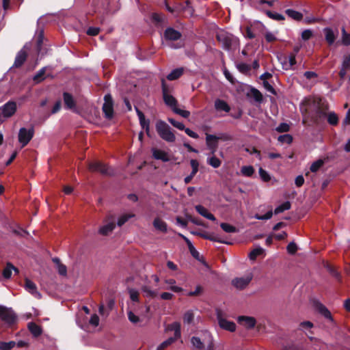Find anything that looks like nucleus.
Returning <instances> with one entry per match:
<instances>
[{
	"label": "nucleus",
	"instance_id": "nucleus-39",
	"mask_svg": "<svg viewBox=\"0 0 350 350\" xmlns=\"http://www.w3.org/2000/svg\"><path fill=\"white\" fill-rule=\"evenodd\" d=\"M323 164L324 161L323 159H319L312 163L310 170L312 172H316L323 165Z\"/></svg>",
	"mask_w": 350,
	"mask_h": 350
},
{
	"label": "nucleus",
	"instance_id": "nucleus-21",
	"mask_svg": "<svg viewBox=\"0 0 350 350\" xmlns=\"http://www.w3.org/2000/svg\"><path fill=\"white\" fill-rule=\"evenodd\" d=\"M215 109L217 111H224L228 113L230 111V107L228 104L224 100L217 98L215 100Z\"/></svg>",
	"mask_w": 350,
	"mask_h": 350
},
{
	"label": "nucleus",
	"instance_id": "nucleus-7",
	"mask_svg": "<svg viewBox=\"0 0 350 350\" xmlns=\"http://www.w3.org/2000/svg\"><path fill=\"white\" fill-rule=\"evenodd\" d=\"M104 103L103 111L107 119H111L113 116V100L110 94H107L104 97Z\"/></svg>",
	"mask_w": 350,
	"mask_h": 350
},
{
	"label": "nucleus",
	"instance_id": "nucleus-59",
	"mask_svg": "<svg viewBox=\"0 0 350 350\" xmlns=\"http://www.w3.org/2000/svg\"><path fill=\"white\" fill-rule=\"evenodd\" d=\"M57 269L59 275H66L67 269L66 267L62 264H60L57 266Z\"/></svg>",
	"mask_w": 350,
	"mask_h": 350
},
{
	"label": "nucleus",
	"instance_id": "nucleus-46",
	"mask_svg": "<svg viewBox=\"0 0 350 350\" xmlns=\"http://www.w3.org/2000/svg\"><path fill=\"white\" fill-rule=\"evenodd\" d=\"M221 228L223 229L224 231L228 232V233H232L236 232V228L232 225H230L227 223H221L220 224Z\"/></svg>",
	"mask_w": 350,
	"mask_h": 350
},
{
	"label": "nucleus",
	"instance_id": "nucleus-62",
	"mask_svg": "<svg viewBox=\"0 0 350 350\" xmlns=\"http://www.w3.org/2000/svg\"><path fill=\"white\" fill-rule=\"evenodd\" d=\"M342 66L350 69V54L347 55L343 58Z\"/></svg>",
	"mask_w": 350,
	"mask_h": 350
},
{
	"label": "nucleus",
	"instance_id": "nucleus-14",
	"mask_svg": "<svg viewBox=\"0 0 350 350\" xmlns=\"http://www.w3.org/2000/svg\"><path fill=\"white\" fill-rule=\"evenodd\" d=\"M16 318V317L12 310L4 307L3 312L1 314L0 319L6 323L12 324L15 321Z\"/></svg>",
	"mask_w": 350,
	"mask_h": 350
},
{
	"label": "nucleus",
	"instance_id": "nucleus-26",
	"mask_svg": "<svg viewBox=\"0 0 350 350\" xmlns=\"http://www.w3.org/2000/svg\"><path fill=\"white\" fill-rule=\"evenodd\" d=\"M14 271L15 273H18V270L10 262H8L6 267L3 271V275L5 278L8 279L11 277L12 271Z\"/></svg>",
	"mask_w": 350,
	"mask_h": 350
},
{
	"label": "nucleus",
	"instance_id": "nucleus-52",
	"mask_svg": "<svg viewBox=\"0 0 350 350\" xmlns=\"http://www.w3.org/2000/svg\"><path fill=\"white\" fill-rule=\"evenodd\" d=\"M267 15L271 18L276 21H282L284 19V16L279 13H272L271 12H267Z\"/></svg>",
	"mask_w": 350,
	"mask_h": 350
},
{
	"label": "nucleus",
	"instance_id": "nucleus-34",
	"mask_svg": "<svg viewBox=\"0 0 350 350\" xmlns=\"http://www.w3.org/2000/svg\"><path fill=\"white\" fill-rule=\"evenodd\" d=\"M263 252V248H262L261 247H258L250 252V253L249 254V258L251 260H254L258 256L261 255Z\"/></svg>",
	"mask_w": 350,
	"mask_h": 350
},
{
	"label": "nucleus",
	"instance_id": "nucleus-41",
	"mask_svg": "<svg viewBox=\"0 0 350 350\" xmlns=\"http://www.w3.org/2000/svg\"><path fill=\"white\" fill-rule=\"evenodd\" d=\"M128 318L129 320L133 324H139L142 322V319L137 315H135L133 312L129 311L128 312Z\"/></svg>",
	"mask_w": 350,
	"mask_h": 350
},
{
	"label": "nucleus",
	"instance_id": "nucleus-13",
	"mask_svg": "<svg viewBox=\"0 0 350 350\" xmlns=\"http://www.w3.org/2000/svg\"><path fill=\"white\" fill-rule=\"evenodd\" d=\"M219 139V137L213 135L207 134L206 136V146L208 148L211 150L212 154H214L217 149V140Z\"/></svg>",
	"mask_w": 350,
	"mask_h": 350
},
{
	"label": "nucleus",
	"instance_id": "nucleus-6",
	"mask_svg": "<svg viewBox=\"0 0 350 350\" xmlns=\"http://www.w3.org/2000/svg\"><path fill=\"white\" fill-rule=\"evenodd\" d=\"M34 131L33 129H27L21 128L18 132V142L22 147L25 146L33 137Z\"/></svg>",
	"mask_w": 350,
	"mask_h": 350
},
{
	"label": "nucleus",
	"instance_id": "nucleus-57",
	"mask_svg": "<svg viewBox=\"0 0 350 350\" xmlns=\"http://www.w3.org/2000/svg\"><path fill=\"white\" fill-rule=\"evenodd\" d=\"M142 127L145 129L146 134L150 136V126H149V120H146V119L144 121L139 122Z\"/></svg>",
	"mask_w": 350,
	"mask_h": 350
},
{
	"label": "nucleus",
	"instance_id": "nucleus-25",
	"mask_svg": "<svg viewBox=\"0 0 350 350\" xmlns=\"http://www.w3.org/2000/svg\"><path fill=\"white\" fill-rule=\"evenodd\" d=\"M63 98L64 104L67 109H71L75 107V100L70 94L68 92H64L63 94Z\"/></svg>",
	"mask_w": 350,
	"mask_h": 350
},
{
	"label": "nucleus",
	"instance_id": "nucleus-55",
	"mask_svg": "<svg viewBox=\"0 0 350 350\" xmlns=\"http://www.w3.org/2000/svg\"><path fill=\"white\" fill-rule=\"evenodd\" d=\"M203 237L205 239H209V240L213 241H217V242L221 243L229 244L228 242L223 241L221 239H219L217 236H214V235H209V236L203 235Z\"/></svg>",
	"mask_w": 350,
	"mask_h": 350
},
{
	"label": "nucleus",
	"instance_id": "nucleus-38",
	"mask_svg": "<svg viewBox=\"0 0 350 350\" xmlns=\"http://www.w3.org/2000/svg\"><path fill=\"white\" fill-rule=\"evenodd\" d=\"M251 94L255 101L259 103H262L263 97L262 94L258 90L254 88L252 89Z\"/></svg>",
	"mask_w": 350,
	"mask_h": 350
},
{
	"label": "nucleus",
	"instance_id": "nucleus-20",
	"mask_svg": "<svg viewBox=\"0 0 350 350\" xmlns=\"http://www.w3.org/2000/svg\"><path fill=\"white\" fill-rule=\"evenodd\" d=\"M153 226L154 228L163 233H165L167 231V225L165 221H164L163 219H161L159 217L154 218L153 221Z\"/></svg>",
	"mask_w": 350,
	"mask_h": 350
},
{
	"label": "nucleus",
	"instance_id": "nucleus-53",
	"mask_svg": "<svg viewBox=\"0 0 350 350\" xmlns=\"http://www.w3.org/2000/svg\"><path fill=\"white\" fill-rule=\"evenodd\" d=\"M173 111L183 118H188L190 116V112L189 111L180 109L178 107L174 108Z\"/></svg>",
	"mask_w": 350,
	"mask_h": 350
},
{
	"label": "nucleus",
	"instance_id": "nucleus-11",
	"mask_svg": "<svg viewBox=\"0 0 350 350\" xmlns=\"http://www.w3.org/2000/svg\"><path fill=\"white\" fill-rule=\"evenodd\" d=\"M252 279V275L249 274L244 277L236 278L232 281V285L237 289L245 288Z\"/></svg>",
	"mask_w": 350,
	"mask_h": 350
},
{
	"label": "nucleus",
	"instance_id": "nucleus-33",
	"mask_svg": "<svg viewBox=\"0 0 350 350\" xmlns=\"http://www.w3.org/2000/svg\"><path fill=\"white\" fill-rule=\"evenodd\" d=\"M341 42L342 44L345 46H349L350 45V33H347L345 29V27H342L341 29Z\"/></svg>",
	"mask_w": 350,
	"mask_h": 350
},
{
	"label": "nucleus",
	"instance_id": "nucleus-35",
	"mask_svg": "<svg viewBox=\"0 0 350 350\" xmlns=\"http://www.w3.org/2000/svg\"><path fill=\"white\" fill-rule=\"evenodd\" d=\"M291 208V203L287 201L277 206L274 210V213L275 215L281 213L284 211H287Z\"/></svg>",
	"mask_w": 350,
	"mask_h": 350
},
{
	"label": "nucleus",
	"instance_id": "nucleus-51",
	"mask_svg": "<svg viewBox=\"0 0 350 350\" xmlns=\"http://www.w3.org/2000/svg\"><path fill=\"white\" fill-rule=\"evenodd\" d=\"M130 298L133 301H139V292L135 289H129V291Z\"/></svg>",
	"mask_w": 350,
	"mask_h": 350
},
{
	"label": "nucleus",
	"instance_id": "nucleus-40",
	"mask_svg": "<svg viewBox=\"0 0 350 350\" xmlns=\"http://www.w3.org/2000/svg\"><path fill=\"white\" fill-rule=\"evenodd\" d=\"M327 122L332 125H336L338 122V118L334 112H330L327 115Z\"/></svg>",
	"mask_w": 350,
	"mask_h": 350
},
{
	"label": "nucleus",
	"instance_id": "nucleus-64",
	"mask_svg": "<svg viewBox=\"0 0 350 350\" xmlns=\"http://www.w3.org/2000/svg\"><path fill=\"white\" fill-rule=\"evenodd\" d=\"M90 323L95 327L98 325V323H99L98 317L96 314H93L90 319Z\"/></svg>",
	"mask_w": 350,
	"mask_h": 350
},
{
	"label": "nucleus",
	"instance_id": "nucleus-63",
	"mask_svg": "<svg viewBox=\"0 0 350 350\" xmlns=\"http://www.w3.org/2000/svg\"><path fill=\"white\" fill-rule=\"evenodd\" d=\"M174 297V295L171 293L164 292L160 295V297L163 300H171Z\"/></svg>",
	"mask_w": 350,
	"mask_h": 350
},
{
	"label": "nucleus",
	"instance_id": "nucleus-47",
	"mask_svg": "<svg viewBox=\"0 0 350 350\" xmlns=\"http://www.w3.org/2000/svg\"><path fill=\"white\" fill-rule=\"evenodd\" d=\"M278 141L282 143L291 144L293 141V137L288 134H284L278 137Z\"/></svg>",
	"mask_w": 350,
	"mask_h": 350
},
{
	"label": "nucleus",
	"instance_id": "nucleus-49",
	"mask_svg": "<svg viewBox=\"0 0 350 350\" xmlns=\"http://www.w3.org/2000/svg\"><path fill=\"white\" fill-rule=\"evenodd\" d=\"M273 216V212L272 211H269L265 215H256L254 216V218L258 220H267L272 217Z\"/></svg>",
	"mask_w": 350,
	"mask_h": 350
},
{
	"label": "nucleus",
	"instance_id": "nucleus-37",
	"mask_svg": "<svg viewBox=\"0 0 350 350\" xmlns=\"http://www.w3.org/2000/svg\"><path fill=\"white\" fill-rule=\"evenodd\" d=\"M194 319V313L192 310L185 312L183 315V321L185 323L190 324L193 322Z\"/></svg>",
	"mask_w": 350,
	"mask_h": 350
},
{
	"label": "nucleus",
	"instance_id": "nucleus-48",
	"mask_svg": "<svg viewBox=\"0 0 350 350\" xmlns=\"http://www.w3.org/2000/svg\"><path fill=\"white\" fill-rule=\"evenodd\" d=\"M192 345L197 349H202L203 347L202 342L198 337L193 336L191 339Z\"/></svg>",
	"mask_w": 350,
	"mask_h": 350
},
{
	"label": "nucleus",
	"instance_id": "nucleus-45",
	"mask_svg": "<svg viewBox=\"0 0 350 350\" xmlns=\"http://www.w3.org/2000/svg\"><path fill=\"white\" fill-rule=\"evenodd\" d=\"M46 67L40 69L36 75L33 77V80L37 83L42 81L44 79V75L45 73Z\"/></svg>",
	"mask_w": 350,
	"mask_h": 350
},
{
	"label": "nucleus",
	"instance_id": "nucleus-17",
	"mask_svg": "<svg viewBox=\"0 0 350 350\" xmlns=\"http://www.w3.org/2000/svg\"><path fill=\"white\" fill-rule=\"evenodd\" d=\"M323 33L325 35V40L329 45H332L335 42V40L338 36V31H335L329 27H325L323 29Z\"/></svg>",
	"mask_w": 350,
	"mask_h": 350
},
{
	"label": "nucleus",
	"instance_id": "nucleus-43",
	"mask_svg": "<svg viewBox=\"0 0 350 350\" xmlns=\"http://www.w3.org/2000/svg\"><path fill=\"white\" fill-rule=\"evenodd\" d=\"M303 78L308 81H311L317 78V74L312 71H307L304 73Z\"/></svg>",
	"mask_w": 350,
	"mask_h": 350
},
{
	"label": "nucleus",
	"instance_id": "nucleus-27",
	"mask_svg": "<svg viewBox=\"0 0 350 350\" xmlns=\"http://www.w3.org/2000/svg\"><path fill=\"white\" fill-rule=\"evenodd\" d=\"M26 57H27L26 52L24 50H21L18 53V54H17V55L16 57L14 65L16 67L21 66L24 63V62L25 61Z\"/></svg>",
	"mask_w": 350,
	"mask_h": 350
},
{
	"label": "nucleus",
	"instance_id": "nucleus-24",
	"mask_svg": "<svg viewBox=\"0 0 350 350\" xmlns=\"http://www.w3.org/2000/svg\"><path fill=\"white\" fill-rule=\"evenodd\" d=\"M144 295L148 298H154L158 295V291L152 290L149 286L145 284L141 288Z\"/></svg>",
	"mask_w": 350,
	"mask_h": 350
},
{
	"label": "nucleus",
	"instance_id": "nucleus-12",
	"mask_svg": "<svg viewBox=\"0 0 350 350\" xmlns=\"http://www.w3.org/2000/svg\"><path fill=\"white\" fill-rule=\"evenodd\" d=\"M238 323L247 329L254 327L256 323V319L252 317L240 316L237 319Z\"/></svg>",
	"mask_w": 350,
	"mask_h": 350
},
{
	"label": "nucleus",
	"instance_id": "nucleus-22",
	"mask_svg": "<svg viewBox=\"0 0 350 350\" xmlns=\"http://www.w3.org/2000/svg\"><path fill=\"white\" fill-rule=\"evenodd\" d=\"M196 210L200 215L204 217L205 218L210 219L211 221H215L216 219L215 216L211 213H209L208 211L205 207L201 205H197L196 206Z\"/></svg>",
	"mask_w": 350,
	"mask_h": 350
},
{
	"label": "nucleus",
	"instance_id": "nucleus-58",
	"mask_svg": "<svg viewBox=\"0 0 350 350\" xmlns=\"http://www.w3.org/2000/svg\"><path fill=\"white\" fill-rule=\"evenodd\" d=\"M312 36V31L310 29H306L301 33V38L304 40H308Z\"/></svg>",
	"mask_w": 350,
	"mask_h": 350
},
{
	"label": "nucleus",
	"instance_id": "nucleus-32",
	"mask_svg": "<svg viewBox=\"0 0 350 350\" xmlns=\"http://www.w3.org/2000/svg\"><path fill=\"white\" fill-rule=\"evenodd\" d=\"M254 173V168L252 165H244L241 169V174L246 177L252 176Z\"/></svg>",
	"mask_w": 350,
	"mask_h": 350
},
{
	"label": "nucleus",
	"instance_id": "nucleus-2",
	"mask_svg": "<svg viewBox=\"0 0 350 350\" xmlns=\"http://www.w3.org/2000/svg\"><path fill=\"white\" fill-rule=\"evenodd\" d=\"M156 129L159 136L168 142L175 141V135L171 131L169 126L163 121L159 120L156 124Z\"/></svg>",
	"mask_w": 350,
	"mask_h": 350
},
{
	"label": "nucleus",
	"instance_id": "nucleus-36",
	"mask_svg": "<svg viewBox=\"0 0 350 350\" xmlns=\"http://www.w3.org/2000/svg\"><path fill=\"white\" fill-rule=\"evenodd\" d=\"M28 327L34 336H38L41 334L40 327L34 323H29Z\"/></svg>",
	"mask_w": 350,
	"mask_h": 350
},
{
	"label": "nucleus",
	"instance_id": "nucleus-31",
	"mask_svg": "<svg viewBox=\"0 0 350 350\" xmlns=\"http://www.w3.org/2000/svg\"><path fill=\"white\" fill-rule=\"evenodd\" d=\"M206 162L209 165L214 168L219 167L221 164V161H220V159L214 156V154H213V156L210 157H208Z\"/></svg>",
	"mask_w": 350,
	"mask_h": 350
},
{
	"label": "nucleus",
	"instance_id": "nucleus-28",
	"mask_svg": "<svg viewBox=\"0 0 350 350\" xmlns=\"http://www.w3.org/2000/svg\"><path fill=\"white\" fill-rule=\"evenodd\" d=\"M183 73V68H178L173 70L168 75L167 79L170 81L175 80L179 78Z\"/></svg>",
	"mask_w": 350,
	"mask_h": 350
},
{
	"label": "nucleus",
	"instance_id": "nucleus-44",
	"mask_svg": "<svg viewBox=\"0 0 350 350\" xmlns=\"http://www.w3.org/2000/svg\"><path fill=\"white\" fill-rule=\"evenodd\" d=\"M258 172L260 178L263 181L267 182L271 180V176L269 175V174L266 170H263L262 167L259 168Z\"/></svg>",
	"mask_w": 350,
	"mask_h": 350
},
{
	"label": "nucleus",
	"instance_id": "nucleus-50",
	"mask_svg": "<svg viewBox=\"0 0 350 350\" xmlns=\"http://www.w3.org/2000/svg\"><path fill=\"white\" fill-rule=\"evenodd\" d=\"M168 121L176 128L179 130H185V127L183 123L177 122L172 118H168Z\"/></svg>",
	"mask_w": 350,
	"mask_h": 350
},
{
	"label": "nucleus",
	"instance_id": "nucleus-16",
	"mask_svg": "<svg viewBox=\"0 0 350 350\" xmlns=\"http://www.w3.org/2000/svg\"><path fill=\"white\" fill-rule=\"evenodd\" d=\"M25 288L27 291L31 293L34 297L37 299L41 298V294L38 291L37 287L35 283L29 279L25 280Z\"/></svg>",
	"mask_w": 350,
	"mask_h": 350
},
{
	"label": "nucleus",
	"instance_id": "nucleus-60",
	"mask_svg": "<svg viewBox=\"0 0 350 350\" xmlns=\"http://www.w3.org/2000/svg\"><path fill=\"white\" fill-rule=\"evenodd\" d=\"M297 250L296 244L293 242L290 243L287 246V251L289 254H295Z\"/></svg>",
	"mask_w": 350,
	"mask_h": 350
},
{
	"label": "nucleus",
	"instance_id": "nucleus-1",
	"mask_svg": "<svg viewBox=\"0 0 350 350\" xmlns=\"http://www.w3.org/2000/svg\"><path fill=\"white\" fill-rule=\"evenodd\" d=\"M217 38L225 50L230 51L239 46L238 38L232 34L219 32L217 33Z\"/></svg>",
	"mask_w": 350,
	"mask_h": 350
},
{
	"label": "nucleus",
	"instance_id": "nucleus-5",
	"mask_svg": "<svg viewBox=\"0 0 350 350\" xmlns=\"http://www.w3.org/2000/svg\"><path fill=\"white\" fill-rule=\"evenodd\" d=\"M89 169L92 172H98L106 176H113L115 174V172L112 168L99 161L90 163Z\"/></svg>",
	"mask_w": 350,
	"mask_h": 350
},
{
	"label": "nucleus",
	"instance_id": "nucleus-61",
	"mask_svg": "<svg viewBox=\"0 0 350 350\" xmlns=\"http://www.w3.org/2000/svg\"><path fill=\"white\" fill-rule=\"evenodd\" d=\"M237 67L241 72H246L250 70V66L244 63L237 64Z\"/></svg>",
	"mask_w": 350,
	"mask_h": 350
},
{
	"label": "nucleus",
	"instance_id": "nucleus-19",
	"mask_svg": "<svg viewBox=\"0 0 350 350\" xmlns=\"http://www.w3.org/2000/svg\"><path fill=\"white\" fill-rule=\"evenodd\" d=\"M164 283L166 284V286L164 287L165 289L170 290L174 293H180L183 291V288L177 286L176 282L174 279H166L164 280Z\"/></svg>",
	"mask_w": 350,
	"mask_h": 350
},
{
	"label": "nucleus",
	"instance_id": "nucleus-10",
	"mask_svg": "<svg viewBox=\"0 0 350 350\" xmlns=\"http://www.w3.org/2000/svg\"><path fill=\"white\" fill-rule=\"evenodd\" d=\"M278 59L284 70H290L296 64L295 55L292 54L289 56H280Z\"/></svg>",
	"mask_w": 350,
	"mask_h": 350
},
{
	"label": "nucleus",
	"instance_id": "nucleus-3",
	"mask_svg": "<svg viewBox=\"0 0 350 350\" xmlns=\"http://www.w3.org/2000/svg\"><path fill=\"white\" fill-rule=\"evenodd\" d=\"M167 330L174 331V337H170L166 340L163 341L162 343L159 345L157 347V350H163L165 347L170 345L172 343H173L175 340H176L178 338L180 337V325L178 322H174L167 326Z\"/></svg>",
	"mask_w": 350,
	"mask_h": 350
},
{
	"label": "nucleus",
	"instance_id": "nucleus-23",
	"mask_svg": "<svg viewBox=\"0 0 350 350\" xmlns=\"http://www.w3.org/2000/svg\"><path fill=\"white\" fill-rule=\"evenodd\" d=\"M115 223L113 220L109 221L100 228L99 233L102 235H107L113 231V230L115 228Z\"/></svg>",
	"mask_w": 350,
	"mask_h": 350
},
{
	"label": "nucleus",
	"instance_id": "nucleus-4",
	"mask_svg": "<svg viewBox=\"0 0 350 350\" xmlns=\"http://www.w3.org/2000/svg\"><path fill=\"white\" fill-rule=\"evenodd\" d=\"M161 85L163 100L165 105L169 106L174 111V108L177 107V100L170 94V90L167 86L165 79H163L161 80Z\"/></svg>",
	"mask_w": 350,
	"mask_h": 350
},
{
	"label": "nucleus",
	"instance_id": "nucleus-30",
	"mask_svg": "<svg viewBox=\"0 0 350 350\" xmlns=\"http://www.w3.org/2000/svg\"><path fill=\"white\" fill-rule=\"evenodd\" d=\"M286 14L291 18L295 21H301L303 18L301 13L294 10L288 9L286 10Z\"/></svg>",
	"mask_w": 350,
	"mask_h": 350
},
{
	"label": "nucleus",
	"instance_id": "nucleus-15",
	"mask_svg": "<svg viewBox=\"0 0 350 350\" xmlns=\"http://www.w3.org/2000/svg\"><path fill=\"white\" fill-rule=\"evenodd\" d=\"M152 157L157 160H161L163 162H167L170 161V155L165 152L164 150L152 148Z\"/></svg>",
	"mask_w": 350,
	"mask_h": 350
},
{
	"label": "nucleus",
	"instance_id": "nucleus-56",
	"mask_svg": "<svg viewBox=\"0 0 350 350\" xmlns=\"http://www.w3.org/2000/svg\"><path fill=\"white\" fill-rule=\"evenodd\" d=\"M319 310L321 312V313L327 319H332V317H331V313L326 308H325L324 306H320L319 307Z\"/></svg>",
	"mask_w": 350,
	"mask_h": 350
},
{
	"label": "nucleus",
	"instance_id": "nucleus-29",
	"mask_svg": "<svg viewBox=\"0 0 350 350\" xmlns=\"http://www.w3.org/2000/svg\"><path fill=\"white\" fill-rule=\"evenodd\" d=\"M135 217V214L133 213H124L120 215L117 221V225L118 226H122L124 225L126 221H128L130 219Z\"/></svg>",
	"mask_w": 350,
	"mask_h": 350
},
{
	"label": "nucleus",
	"instance_id": "nucleus-54",
	"mask_svg": "<svg viewBox=\"0 0 350 350\" xmlns=\"http://www.w3.org/2000/svg\"><path fill=\"white\" fill-rule=\"evenodd\" d=\"M289 130V125L286 123H281L277 128L276 131L279 133L287 132Z\"/></svg>",
	"mask_w": 350,
	"mask_h": 350
},
{
	"label": "nucleus",
	"instance_id": "nucleus-42",
	"mask_svg": "<svg viewBox=\"0 0 350 350\" xmlns=\"http://www.w3.org/2000/svg\"><path fill=\"white\" fill-rule=\"evenodd\" d=\"M16 345V342L14 341L10 342H0V349L1 350H10L14 347Z\"/></svg>",
	"mask_w": 350,
	"mask_h": 350
},
{
	"label": "nucleus",
	"instance_id": "nucleus-9",
	"mask_svg": "<svg viewBox=\"0 0 350 350\" xmlns=\"http://www.w3.org/2000/svg\"><path fill=\"white\" fill-rule=\"evenodd\" d=\"M217 317L221 328L229 332H234L236 330L235 323L224 318L219 312H217Z\"/></svg>",
	"mask_w": 350,
	"mask_h": 350
},
{
	"label": "nucleus",
	"instance_id": "nucleus-8",
	"mask_svg": "<svg viewBox=\"0 0 350 350\" xmlns=\"http://www.w3.org/2000/svg\"><path fill=\"white\" fill-rule=\"evenodd\" d=\"M16 111V104L15 102H8L3 107H0V116L4 118L11 117Z\"/></svg>",
	"mask_w": 350,
	"mask_h": 350
},
{
	"label": "nucleus",
	"instance_id": "nucleus-18",
	"mask_svg": "<svg viewBox=\"0 0 350 350\" xmlns=\"http://www.w3.org/2000/svg\"><path fill=\"white\" fill-rule=\"evenodd\" d=\"M165 38L167 40H178L181 37V33L173 28H167L164 33Z\"/></svg>",
	"mask_w": 350,
	"mask_h": 350
}]
</instances>
